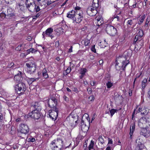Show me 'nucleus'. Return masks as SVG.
Returning <instances> with one entry per match:
<instances>
[{"mask_svg": "<svg viewBox=\"0 0 150 150\" xmlns=\"http://www.w3.org/2000/svg\"><path fill=\"white\" fill-rule=\"evenodd\" d=\"M129 62V60H126V59L123 57L119 56L117 58L115 61L116 69L117 70H120L122 69L123 70H124Z\"/></svg>", "mask_w": 150, "mask_h": 150, "instance_id": "obj_1", "label": "nucleus"}, {"mask_svg": "<svg viewBox=\"0 0 150 150\" xmlns=\"http://www.w3.org/2000/svg\"><path fill=\"white\" fill-rule=\"evenodd\" d=\"M51 147L52 150H62L63 147V141L62 139H57L54 140L51 143Z\"/></svg>", "mask_w": 150, "mask_h": 150, "instance_id": "obj_2", "label": "nucleus"}, {"mask_svg": "<svg viewBox=\"0 0 150 150\" xmlns=\"http://www.w3.org/2000/svg\"><path fill=\"white\" fill-rule=\"evenodd\" d=\"M27 66V73L32 75L35 73L36 70V66L35 64L32 62H28L26 64Z\"/></svg>", "mask_w": 150, "mask_h": 150, "instance_id": "obj_3", "label": "nucleus"}, {"mask_svg": "<svg viewBox=\"0 0 150 150\" xmlns=\"http://www.w3.org/2000/svg\"><path fill=\"white\" fill-rule=\"evenodd\" d=\"M16 91L18 94L23 93L26 90V88L25 83L23 82H20L14 87Z\"/></svg>", "mask_w": 150, "mask_h": 150, "instance_id": "obj_4", "label": "nucleus"}, {"mask_svg": "<svg viewBox=\"0 0 150 150\" xmlns=\"http://www.w3.org/2000/svg\"><path fill=\"white\" fill-rule=\"evenodd\" d=\"M25 5L26 7L27 8L29 7L33 8L35 6L34 9L36 12H38L40 10V7L38 6L35 4L33 0H26Z\"/></svg>", "mask_w": 150, "mask_h": 150, "instance_id": "obj_5", "label": "nucleus"}, {"mask_svg": "<svg viewBox=\"0 0 150 150\" xmlns=\"http://www.w3.org/2000/svg\"><path fill=\"white\" fill-rule=\"evenodd\" d=\"M142 139L139 137L136 140V146L135 150H146L144 145L142 143Z\"/></svg>", "mask_w": 150, "mask_h": 150, "instance_id": "obj_6", "label": "nucleus"}, {"mask_svg": "<svg viewBox=\"0 0 150 150\" xmlns=\"http://www.w3.org/2000/svg\"><path fill=\"white\" fill-rule=\"evenodd\" d=\"M138 125L141 128L148 127L149 125V121L145 117H142L139 120Z\"/></svg>", "mask_w": 150, "mask_h": 150, "instance_id": "obj_7", "label": "nucleus"}, {"mask_svg": "<svg viewBox=\"0 0 150 150\" xmlns=\"http://www.w3.org/2000/svg\"><path fill=\"white\" fill-rule=\"evenodd\" d=\"M106 30L108 34L112 36H114L116 35L117 32L115 28L110 25L107 26Z\"/></svg>", "mask_w": 150, "mask_h": 150, "instance_id": "obj_8", "label": "nucleus"}, {"mask_svg": "<svg viewBox=\"0 0 150 150\" xmlns=\"http://www.w3.org/2000/svg\"><path fill=\"white\" fill-rule=\"evenodd\" d=\"M58 109L57 108H54L52 110L49 111V117L53 120H55L56 119L58 116Z\"/></svg>", "mask_w": 150, "mask_h": 150, "instance_id": "obj_9", "label": "nucleus"}, {"mask_svg": "<svg viewBox=\"0 0 150 150\" xmlns=\"http://www.w3.org/2000/svg\"><path fill=\"white\" fill-rule=\"evenodd\" d=\"M28 116L34 119H38L40 116V111L37 109H35L30 113Z\"/></svg>", "mask_w": 150, "mask_h": 150, "instance_id": "obj_10", "label": "nucleus"}, {"mask_svg": "<svg viewBox=\"0 0 150 150\" xmlns=\"http://www.w3.org/2000/svg\"><path fill=\"white\" fill-rule=\"evenodd\" d=\"M83 18V14L82 13H76L73 21V22L74 23H79L82 21Z\"/></svg>", "mask_w": 150, "mask_h": 150, "instance_id": "obj_11", "label": "nucleus"}, {"mask_svg": "<svg viewBox=\"0 0 150 150\" xmlns=\"http://www.w3.org/2000/svg\"><path fill=\"white\" fill-rule=\"evenodd\" d=\"M19 131L20 132L25 134H28L29 132V129L28 126L26 124H21L20 127Z\"/></svg>", "mask_w": 150, "mask_h": 150, "instance_id": "obj_12", "label": "nucleus"}, {"mask_svg": "<svg viewBox=\"0 0 150 150\" xmlns=\"http://www.w3.org/2000/svg\"><path fill=\"white\" fill-rule=\"evenodd\" d=\"M48 104L49 107L52 108H57L56 106L57 105V99L54 97H52L49 99L48 101Z\"/></svg>", "mask_w": 150, "mask_h": 150, "instance_id": "obj_13", "label": "nucleus"}, {"mask_svg": "<svg viewBox=\"0 0 150 150\" xmlns=\"http://www.w3.org/2000/svg\"><path fill=\"white\" fill-rule=\"evenodd\" d=\"M86 12L89 16H95L97 14V8L90 6L87 8Z\"/></svg>", "mask_w": 150, "mask_h": 150, "instance_id": "obj_14", "label": "nucleus"}, {"mask_svg": "<svg viewBox=\"0 0 150 150\" xmlns=\"http://www.w3.org/2000/svg\"><path fill=\"white\" fill-rule=\"evenodd\" d=\"M53 32V29L51 28L47 29L45 32L42 33V35L44 38L45 35L47 36L50 37L51 39L54 38V36L52 35V33Z\"/></svg>", "mask_w": 150, "mask_h": 150, "instance_id": "obj_15", "label": "nucleus"}, {"mask_svg": "<svg viewBox=\"0 0 150 150\" xmlns=\"http://www.w3.org/2000/svg\"><path fill=\"white\" fill-rule=\"evenodd\" d=\"M143 128L141 129L140 134L146 137H149L150 135V131L146 128Z\"/></svg>", "mask_w": 150, "mask_h": 150, "instance_id": "obj_16", "label": "nucleus"}, {"mask_svg": "<svg viewBox=\"0 0 150 150\" xmlns=\"http://www.w3.org/2000/svg\"><path fill=\"white\" fill-rule=\"evenodd\" d=\"M15 13L14 11L11 8H9L7 9L6 16L8 18L10 17L15 16Z\"/></svg>", "mask_w": 150, "mask_h": 150, "instance_id": "obj_17", "label": "nucleus"}, {"mask_svg": "<svg viewBox=\"0 0 150 150\" xmlns=\"http://www.w3.org/2000/svg\"><path fill=\"white\" fill-rule=\"evenodd\" d=\"M95 21L97 23L96 25L99 26L101 25L103 23V19L101 16L96 17L95 19Z\"/></svg>", "mask_w": 150, "mask_h": 150, "instance_id": "obj_18", "label": "nucleus"}, {"mask_svg": "<svg viewBox=\"0 0 150 150\" xmlns=\"http://www.w3.org/2000/svg\"><path fill=\"white\" fill-rule=\"evenodd\" d=\"M80 127L82 131L84 132H87L89 129L88 127L84 123L83 120H81Z\"/></svg>", "mask_w": 150, "mask_h": 150, "instance_id": "obj_19", "label": "nucleus"}, {"mask_svg": "<svg viewBox=\"0 0 150 150\" xmlns=\"http://www.w3.org/2000/svg\"><path fill=\"white\" fill-rule=\"evenodd\" d=\"M76 13L74 10H72L67 13V17L72 19L73 21Z\"/></svg>", "mask_w": 150, "mask_h": 150, "instance_id": "obj_20", "label": "nucleus"}, {"mask_svg": "<svg viewBox=\"0 0 150 150\" xmlns=\"http://www.w3.org/2000/svg\"><path fill=\"white\" fill-rule=\"evenodd\" d=\"M135 21V19H132L128 20L126 23L127 25L129 27L132 25L133 27H134L136 24Z\"/></svg>", "mask_w": 150, "mask_h": 150, "instance_id": "obj_21", "label": "nucleus"}, {"mask_svg": "<svg viewBox=\"0 0 150 150\" xmlns=\"http://www.w3.org/2000/svg\"><path fill=\"white\" fill-rule=\"evenodd\" d=\"M132 51L131 50H127L124 53V56L125 57L123 56L124 58L126 59V60H128L127 58L129 57L132 55Z\"/></svg>", "mask_w": 150, "mask_h": 150, "instance_id": "obj_22", "label": "nucleus"}, {"mask_svg": "<svg viewBox=\"0 0 150 150\" xmlns=\"http://www.w3.org/2000/svg\"><path fill=\"white\" fill-rule=\"evenodd\" d=\"M21 72H20V74H18L16 75L15 76L14 79L15 81L18 82L21 81L22 79L23 78L21 76Z\"/></svg>", "mask_w": 150, "mask_h": 150, "instance_id": "obj_23", "label": "nucleus"}, {"mask_svg": "<svg viewBox=\"0 0 150 150\" xmlns=\"http://www.w3.org/2000/svg\"><path fill=\"white\" fill-rule=\"evenodd\" d=\"M39 2L40 6L41 7V9L44 8L46 6V2L45 0H37Z\"/></svg>", "mask_w": 150, "mask_h": 150, "instance_id": "obj_24", "label": "nucleus"}, {"mask_svg": "<svg viewBox=\"0 0 150 150\" xmlns=\"http://www.w3.org/2000/svg\"><path fill=\"white\" fill-rule=\"evenodd\" d=\"M91 6L97 8L98 7V0H93Z\"/></svg>", "mask_w": 150, "mask_h": 150, "instance_id": "obj_25", "label": "nucleus"}, {"mask_svg": "<svg viewBox=\"0 0 150 150\" xmlns=\"http://www.w3.org/2000/svg\"><path fill=\"white\" fill-rule=\"evenodd\" d=\"M120 13L121 12L119 13ZM120 17L121 16L120 14H119L118 15L115 14L112 16V18L114 19H115L117 21H119L120 20Z\"/></svg>", "mask_w": 150, "mask_h": 150, "instance_id": "obj_26", "label": "nucleus"}, {"mask_svg": "<svg viewBox=\"0 0 150 150\" xmlns=\"http://www.w3.org/2000/svg\"><path fill=\"white\" fill-rule=\"evenodd\" d=\"M81 7L79 6H76L75 7L74 9V11L76 13H82V11L81 10Z\"/></svg>", "mask_w": 150, "mask_h": 150, "instance_id": "obj_27", "label": "nucleus"}, {"mask_svg": "<svg viewBox=\"0 0 150 150\" xmlns=\"http://www.w3.org/2000/svg\"><path fill=\"white\" fill-rule=\"evenodd\" d=\"M145 18V15L142 16L140 18V19L138 21V24L139 25L143 23Z\"/></svg>", "mask_w": 150, "mask_h": 150, "instance_id": "obj_28", "label": "nucleus"}, {"mask_svg": "<svg viewBox=\"0 0 150 150\" xmlns=\"http://www.w3.org/2000/svg\"><path fill=\"white\" fill-rule=\"evenodd\" d=\"M95 99V98L93 95L90 96L88 98V101L89 103H92Z\"/></svg>", "mask_w": 150, "mask_h": 150, "instance_id": "obj_29", "label": "nucleus"}, {"mask_svg": "<svg viewBox=\"0 0 150 150\" xmlns=\"http://www.w3.org/2000/svg\"><path fill=\"white\" fill-rule=\"evenodd\" d=\"M137 34L138 35L137 36L138 37L139 36L140 38L142 37L143 35V31L141 29H139Z\"/></svg>", "mask_w": 150, "mask_h": 150, "instance_id": "obj_30", "label": "nucleus"}, {"mask_svg": "<svg viewBox=\"0 0 150 150\" xmlns=\"http://www.w3.org/2000/svg\"><path fill=\"white\" fill-rule=\"evenodd\" d=\"M113 86V83L110 81H108L106 83V86L108 88H110Z\"/></svg>", "mask_w": 150, "mask_h": 150, "instance_id": "obj_31", "label": "nucleus"}, {"mask_svg": "<svg viewBox=\"0 0 150 150\" xmlns=\"http://www.w3.org/2000/svg\"><path fill=\"white\" fill-rule=\"evenodd\" d=\"M24 45L23 44H20L19 45L18 47L16 48V50L17 51H20L21 50L22 47L24 46Z\"/></svg>", "mask_w": 150, "mask_h": 150, "instance_id": "obj_32", "label": "nucleus"}, {"mask_svg": "<svg viewBox=\"0 0 150 150\" xmlns=\"http://www.w3.org/2000/svg\"><path fill=\"white\" fill-rule=\"evenodd\" d=\"M37 51V50H35L33 48H30V49L28 50H27V52L29 53H30V52H31L32 53H33Z\"/></svg>", "mask_w": 150, "mask_h": 150, "instance_id": "obj_33", "label": "nucleus"}, {"mask_svg": "<svg viewBox=\"0 0 150 150\" xmlns=\"http://www.w3.org/2000/svg\"><path fill=\"white\" fill-rule=\"evenodd\" d=\"M117 111V110L113 109L111 110H110V113L111 117H112L115 113Z\"/></svg>", "mask_w": 150, "mask_h": 150, "instance_id": "obj_34", "label": "nucleus"}, {"mask_svg": "<svg viewBox=\"0 0 150 150\" xmlns=\"http://www.w3.org/2000/svg\"><path fill=\"white\" fill-rule=\"evenodd\" d=\"M56 30L57 32L59 33L60 34H62L63 32V29L61 27L57 28L56 29Z\"/></svg>", "mask_w": 150, "mask_h": 150, "instance_id": "obj_35", "label": "nucleus"}, {"mask_svg": "<svg viewBox=\"0 0 150 150\" xmlns=\"http://www.w3.org/2000/svg\"><path fill=\"white\" fill-rule=\"evenodd\" d=\"M84 45L85 46H87L90 43V41L89 40L86 39H85L84 41Z\"/></svg>", "mask_w": 150, "mask_h": 150, "instance_id": "obj_36", "label": "nucleus"}, {"mask_svg": "<svg viewBox=\"0 0 150 150\" xmlns=\"http://www.w3.org/2000/svg\"><path fill=\"white\" fill-rule=\"evenodd\" d=\"M36 80V79L34 78H28V81L29 83L31 84L32 83Z\"/></svg>", "mask_w": 150, "mask_h": 150, "instance_id": "obj_37", "label": "nucleus"}, {"mask_svg": "<svg viewBox=\"0 0 150 150\" xmlns=\"http://www.w3.org/2000/svg\"><path fill=\"white\" fill-rule=\"evenodd\" d=\"M86 71V69H83L81 70V75H82V77H83V76L85 74V73Z\"/></svg>", "mask_w": 150, "mask_h": 150, "instance_id": "obj_38", "label": "nucleus"}, {"mask_svg": "<svg viewBox=\"0 0 150 150\" xmlns=\"http://www.w3.org/2000/svg\"><path fill=\"white\" fill-rule=\"evenodd\" d=\"M135 128V124L132 125V126H131L130 129V132H132V133H133V132Z\"/></svg>", "mask_w": 150, "mask_h": 150, "instance_id": "obj_39", "label": "nucleus"}, {"mask_svg": "<svg viewBox=\"0 0 150 150\" xmlns=\"http://www.w3.org/2000/svg\"><path fill=\"white\" fill-rule=\"evenodd\" d=\"M35 141V138H33V137H31L28 139V141L31 142H33Z\"/></svg>", "mask_w": 150, "mask_h": 150, "instance_id": "obj_40", "label": "nucleus"}, {"mask_svg": "<svg viewBox=\"0 0 150 150\" xmlns=\"http://www.w3.org/2000/svg\"><path fill=\"white\" fill-rule=\"evenodd\" d=\"M8 4H11L15 0H4Z\"/></svg>", "mask_w": 150, "mask_h": 150, "instance_id": "obj_41", "label": "nucleus"}, {"mask_svg": "<svg viewBox=\"0 0 150 150\" xmlns=\"http://www.w3.org/2000/svg\"><path fill=\"white\" fill-rule=\"evenodd\" d=\"M6 16V14L4 13H1L0 14V17L2 19H4L5 18Z\"/></svg>", "mask_w": 150, "mask_h": 150, "instance_id": "obj_42", "label": "nucleus"}, {"mask_svg": "<svg viewBox=\"0 0 150 150\" xmlns=\"http://www.w3.org/2000/svg\"><path fill=\"white\" fill-rule=\"evenodd\" d=\"M39 104L37 102L35 103L34 105H33V107L35 109H37L39 107Z\"/></svg>", "mask_w": 150, "mask_h": 150, "instance_id": "obj_43", "label": "nucleus"}, {"mask_svg": "<svg viewBox=\"0 0 150 150\" xmlns=\"http://www.w3.org/2000/svg\"><path fill=\"white\" fill-rule=\"evenodd\" d=\"M125 37L124 36H122L120 37L119 40V42H123L125 40Z\"/></svg>", "mask_w": 150, "mask_h": 150, "instance_id": "obj_44", "label": "nucleus"}, {"mask_svg": "<svg viewBox=\"0 0 150 150\" xmlns=\"http://www.w3.org/2000/svg\"><path fill=\"white\" fill-rule=\"evenodd\" d=\"M87 91L88 92V94H91L92 93V89L90 88H88L87 89Z\"/></svg>", "mask_w": 150, "mask_h": 150, "instance_id": "obj_45", "label": "nucleus"}, {"mask_svg": "<svg viewBox=\"0 0 150 150\" xmlns=\"http://www.w3.org/2000/svg\"><path fill=\"white\" fill-rule=\"evenodd\" d=\"M91 50L94 53L96 52V49L95 48V45L93 46L91 48Z\"/></svg>", "mask_w": 150, "mask_h": 150, "instance_id": "obj_46", "label": "nucleus"}, {"mask_svg": "<svg viewBox=\"0 0 150 150\" xmlns=\"http://www.w3.org/2000/svg\"><path fill=\"white\" fill-rule=\"evenodd\" d=\"M71 70V68L70 67H68L66 70V72L67 74H69L70 73Z\"/></svg>", "mask_w": 150, "mask_h": 150, "instance_id": "obj_47", "label": "nucleus"}, {"mask_svg": "<svg viewBox=\"0 0 150 150\" xmlns=\"http://www.w3.org/2000/svg\"><path fill=\"white\" fill-rule=\"evenodd\" d=\"M14 65V64L12 62H11V63H10L8 64V68H11Z\"/></svg>", "mask_w": 150, "mask_h": 150, "instance_id": "obj_48", "label": "nucleus"}, {"mask_svg": "<svg viewBox=\"0 0 150 150\" xmlns=\"http://www.w3.org/2000/svg\"><path fill=\"white\" fill-rule=\"evenodd\" d=\"M145 110L144 108H142L140 107L139 108V109L138 110L139 111V112H143V111Z\"/></svg>", "mask_w": 150, "mask_h": 150, "instance_id": "obj_49", "label": "nucleus"}, {"mask_svg": "<svg viewBox=\"0 0 150 150\" xmlns=\"http://www.w3.org/2000/svg\"><path fill=\"white\" fill-rule=\"evenodd\" d=\"M43 76L45 79L47 78L48 77V76L47 74V73L42 74Z\"/></svg>", "mask_w": 150, "mask_h": 150, "instance_id": "obj_50", "label": "nucleus"}, {"mask_svg": "<svg viewBox=\"0 0 150 150\" xmlns=\"http://www.w3.org/2000/svg\"><path fill=\"white\" fill-rule=\"evenodd\" d=\"M146 83H142V89H144L145 88L146 86Z\"/></svg>", "mask_w": 150, "mask_h": 150, "instance_id": "obj_51", "label": "nucleus"}, {"mask_svg": "<svg viewBox=\"0 0 150 150\" xmlns=\"http://www.w3.org/2000/svg\"><path fill=\"white\" fill-rule=\"evenodd\" d=\"M72 90L74 92H76V93H77L79 91L78 89L77 88H76V87H74L72 88Z\"/></svg>", "mask_w": 150, "mask_h": 150, "instance_id": "obj_52", "label": "nucleus"}, {"mask_svg": "<svg viewBox=\"0 0 150 150\" xmlns=\"http://www.w3.org/2000/svg\"><path fill=\"white\" fill-rule=\"evenodd\" d=\"M144 111L141 112L142 115L147 114L148 113V112H147V110L145 109L144 110Z\"/></svg>", "mask_w": 150, "mask_h": 150, "instance_id": "obj_53", "label": "nucleus"}, {"mask_svg": "<svg viewBox=\"0 0 150 150\" xmlns=\"http://www.w3.org/2000/svg\"><path fill=\"white\" fill-rule=\"evenodd\" d=\"M112 139L108 138V144H112Z\"/></svg>", "mask_w": 150, "mask_h": 150, "instance_id": "obj_54", "label": "nucleus"}, {"mask_svg": "<svg viewBox=\"0 0 150 150\" xmlns=\"http://www.w3.org/2000/svg\"><path fill=\"white\" fill-rule=\"evenodd\" d=\"M137 36H136L134 38V41L133 42V43L134 44H135L136 43V42H137L138 40V37H137Z\"/></svg>", "mask_w": 150, "mask_h": 150, "instance_id": "obj_55", "label": "nucleus"}, {"mask_svg": "<svg viewBox=\"0 0 150 150\" xmlns=\"http://www.w3.org/2000/svg\"><path fill=\"white\" fill-rule=\"evenodd\" d=\"M93 145L92 144H90L89 146L88 147V149L89 150H90L92 149H93Z\"/></svg>", "mask_w": 150, "mask_h": 150, "instance_id": "obj_56", "label": "nucleus"}, {"mask_svg": "<svg viewBox=\"0 0 150 150\" xmlns=\"http://www.w3.org/2000/svg\"><path fill=\"white\" fill-rule=\"evenodd\" d=\"M70 124H74V119L72 117L70 120Z\"/></svg>", "mask_w": 150, "mask_h": 150, "instance_id": "obj_57", "label": "nucleus"}, {"mask_svg": "<svg viewBox=\"0 0 150 150\" xmlns=\"http://www.w3.org/2000/svg\"><path fill=\"white\" fill-rule=\"evenodd\" d=\"M96 82L94 81H91V86H93L95 85Z\"/></svg>", "mask_w": 150, "mask_h": 150, "instance_id": "obj_58", "label": "nucleus"}, {"mask_svg": "<svg viewBox=\"0 0 150 150\" xmlns=\"http://www.w3.org/2000/svg\"><path fill=\"white\" fill-rule=\"evenodd\" d=\"M42 74H45V73H47V70L46 68H44L42 70Z\"/></svg>", "mask_w": 150, "mask_h": 150, "instance_id": "obj_59", "label": "nucleus"}, {"mask_svg": "<svg viewBox=\"0 0 150 150\" xmlns=\"http://www.w3.org/2000/svg\"><path fill=\"white\" fill-rule=\"evenodd\" d=\"M72 48L73 47L72 46H71L70 48L69 49L68 52H72Z\"/></svg>", "mask_w": 150, "mask_h": 150, "instance_id": "obj_60", "label": "nucleus"}, {"mask_svg": "<svg viewBox=\"0 0 150 150\" xmlns=\"http://www.w3.org/2000/svg\"><path fill=\"white\" fill-rule=\"evenodd\" d=\"M3 119L2 114L0 113V121H1Z\"/></svg>", "mask_w": 150, "mask_h": 150, "instance_id": "obj_61", "label": "nucleus"}, {"mask_svg": "<svg viewBox=\"0 0 150 150\" xmlns=\"http://www.w3.org/2000/svg\"><path fill=\"white\" fill-rule=\"evenodd\" d=\"M32 39V38L30 36L28 37L27 38V40L28 41H31Z\"/></svg>", "mask_w": 150, "mask_h": 150, "instance_id": "obj_62", "label": "nucleus"}, {"mask_svg": "<svg viewBox=\"0 0 150 150\" xmlns=\"http://www.w3.org/2000/svg\"><path fill=\"white\" fill-rule=\"evenodd\" d=\"M147 82V80L146 79H144L142 81V83H146Z\"/></svg>", "mask_w": 150, "mask_h": 150, "instance_id": "obj_63", "label": "nucleus"}, {"mask_svg": "<svg viewBox=\"0 0 150 150\" xmlns=\"http://www.w3.org/2000/svg\"><path fill=\"white\" fill-rule=\"evenodd\" d=\"M111 150V147L110 146H107L105 149V150Z\"/></svg>", "mask_w": 150, "mask_h": 150, "instance_id": "obj_64", "label": "nucleus"}]
</instances>
